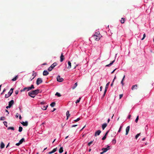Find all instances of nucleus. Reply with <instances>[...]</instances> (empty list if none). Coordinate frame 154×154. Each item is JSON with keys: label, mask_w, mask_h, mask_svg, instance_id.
<instances>
[{"label": "nucleus", "mask_w": 154, "mask_h": 154, "mask_svg": "<svg viewBox=\"0 0 154 154\" xmlns=\"http://www.w3.org/2000/svg\"><path fill=\"white\" fill-rule=\"evenodd\" d=\"M25 139L24 138L21 139L19 141L18 143L16 144V145L17 146H19L20 144H22L23 142L24 141Z\"/></svg>", "instance_id": "5"}, {"label": "nucleus", "mask_w": 154, "mask_h": 154, "mask_svg": "<svg viewBox=\"0 0 154 154\" xmlns=\"http://www.w3.org/2000/svg\"><path fill=\"white\" fill-rule=\"evenodd\" d=\"M36 75H37L36 73V72H35L34 71H33L32 76H33V77L32 78V79H31V80H32L36 76Z\"/></svg>", "instance_id": "15"}, {"label": "nucleus", "mask_w": 154, "mask_h": 154, "mask_svg": "<svg viewBox=\"0 0 154 154\" xmlns=\"http://www.w3.org/2000/svg\"><path fill=\"white\" fill-rule=\"evenodd\" d=\"M146 37V34H144L143 35V37L144 38H145Z\"/></svg>", "instance_id": "59"}, {"label": "nucleus", "mask_w": 154, "mask_h": 154, "mask_svg": "<svg viewBox=\"0 0 154 154\" xmlns=\"http://www.w3.org/2000/svg\"><path fill=\"white\" fill-rule=\"evenodd\" d=\"M125 19L124 18H122L121 20V22L122 23H123L125 22Z\"/></svg>", "instance_id": "26"}, {"label": "nucleus", "mask_w": 154, "mask_h": 154, "mask_svg": "<svg viewBox=\"0 0 154 154\" xmlns=\"http://www.w3.org/2000/svg\"><path fill=\"white\" fill-rule=\"evenodd\" d=\"M99 35H101L100 34V32L99 31H98L97 32H96L94 34L93 36H99Z\"/></svg>", "instance_id": "19"}, {"label": "nucleus", "mask_w": 154, "mask_h": 154, "mask_svg": "<svg viewBox=\"0 0 154 154\" xmlns=\"http://www.w3.org/2000/svg\"><path fill=\"white\" fill-rule=\"evenodd\" d=\"M109 132V131H107L106 133L105 134V135H106H106H107V134H108V132Z\"/></svg>", "instance_id": "53"}, {"label": "nucleus", "mask_w": 154, "mask_h": 154, "mask_svg": "<svg viewBox=\"0 0 154 154\" xmlns=\"http://www.w3.org/2000/svg\"><path fill=\"white\" fill-rule=\"evenodd\" d=\"M101 35H99V36H93L92 37L96 41H98L99 40H100L101 37H102Z\"/></svg>", "instance_id": "4"}, {"label": "nucleus", "mask_w": 154, "mask_h": 154, "mask_svg": "<svg viewBox=\"0 0 154 154\" xmlns=\"http://www.w3.org/2000/svg\"><path fill=\"white\" fill-rule=\"evenodd\" d=\"M5 112H8V114H9V112H8V110L7 109H5Z\"/></svg>", "instance_id": "57"}, {"label": "nucleus", "mask_w": 154, "mask_h": 154, "mask_svg": "<svg viewBox=\"0 0 154 154\" xmlns=\"http://www.w3.org/2000/svg\"><path fill=\"white\" fill-rule=\"evenodd\" d=\"M39 90L37 89L29 91L28 93V95L34 98L35 96V95L38 94L39 93Z\"/></svg>", "instance_id": "1"}, {"label": "nucleus", "mask_w": 154, "mask_h": 154, "mask_svg": "<svg viewBox=\"0 0 154 154\" xmlns=\"http://www.w3.org/2000/svg\"><path fill=\"white\" fill-rule=\"evenodd\" d=\"M5 118L4 117H1L0 118V120L1 121H4L5 120Z\"/></svg>", "instance_id": "33"}, {"label": "nucleus", "mask_w": 154, "mask_h": 154, "mask_svg": "<svg viewBox=\"0 0 154 154\" xmlns=\"http://www.w3.org/2000/svg\"><path fill=\"white\" fill-rule=\"evenodd\" d=\"M121 83L122 84V86H123L124 85V84L123 82V81H122L121 82Z\"/></svg>", "instance_id": "51"}, {"label": "nucleus", "mask_w": 154, "mask_h": 154, "mask_svg": "<svg viewBox=\"0 0 154 154\" xmlns=\"http://www.w3.org/2000/svg\"><path fill=\"white\" fill-rule=\"evenodd\" d=\"M21 123L24 126H27L28 125V122L27 121L25 122H22Z\"/></svg>", "instance_id": "12"}, {"label": "nucleus", "mask_w": 154, "mask_h": 154, "mask_svg": "<svg viewBox=\"0 0 154 154\" xmlns=\"http://www.w3.org/2000/svg\"><path fill=\"white\" fill-rule=\"evenodd\" d=\"M102 86H100V91H101L102 90Z\"/></svg>", "instance_id": "58"}, {"label": "nucleus", "mask_w": 154, "mask_h": 154, "mask_svg": "<svg viewBox=\"0 0 154 154\" xmlns=\"http://www.w3.org/2000/svg\"><path fill=\"white\" fill-rule=\"evenodd\" d=\"M77 125H72V127H76V126Z\"/></svg>", "instance_id": "52"}, {"label": "nucleus", "mask_w": 154, "mask_h": 154, "mask_svg": "<svg viewBox=\"0 0 154 154\" xmlns=\"http://www.w3.org/2000/svg\"><path fill=\"white\" fill-rule=\"evenodd\" d=\"M110 146L107 145V146L106 148H103L102 149V150L104 152H105L110 149Z\"/></svg>", "instance_id": "8"}, {"label": "nucleus", "mask_w": 154, "mask_h": 154, "mask_svg": "<svg viewBox=\"0 0 154 154\" xmlns=\"http://www.w3.org/2000/svg\"><path fill=\"white\" fill-rule=\"evenodd\" d=\"M63 148L62 147H61L59 149V152L60 153H62L63 152Z\"/></svg>", "instance_id": "23"}, {"label": "nucleus", "mask_w": 154, "mask_h": 154, "mask_svg": "<svg viewBox=\"0 0 154 154\" xmlns=\"http://www.w3.org/2000/svg\"><path fill=\"white\" fill-rule=\"evenodd\" d=\"M57 147H56V148H54V149H53V150H53V151L54 152H55L57 151Z\"/></svg>", "instance_id": "44"}, {"label": "nucleus", "mask_w": 154, "mask_h": 154, "mask_svg": "<svg viewBox=\"0 0 154 154\" xmlns=\"http://www.w3.org/2000/svg\"><path fill=\"white\" fill-rule=\"evenodd\" d=\"M6 91V89H4L3 91V92L2 93H1V94H3V93L5 92V91Z\"/></svg>", "instance_id": "50"}, {"label": "nucleus", "mask_w": 154, "mask_h": 154, "mask_svg": "<svg viewBox=\"0 0 154 154\" xmlns=\"http://www.w3.org/2000/svg\"><path fill=\"white\" fill-rule=\"evenodd\" d=\"M113 82H112V83H111V85H110V86H112V85H113Z\"/></svg>", "instance_id": "62"}, {"label": "nucleus", "mask_w": 154, "mask_h": 154, "mask_svg": "<svg viewBox=\"0 0 154 154\" xmlns=\"http://www.w3.org/2000/svg\"><path fill=\"white\" fill-rule=\"evenodd\" d=\"M57 65V63L56 62L54 63L51 66L48 68V70L49 71H51L52 69L56 66Z\"/></svg>", "instance_id": "3"}, {"label": "nucleus", "mask_w": 154, "mask_h": 154, "mask_svg": "<svg viewBox=\"0 0 154 154\" xmlns=\"http://www.w3.org/2000/svg\"><path fill=\"white\" fill-rule=\"evenodd\" d=\"M64 59V56L62 53L60 57V61L62 62Z\"/></svg>", "instance_id": "14"}, {"label": "nucleus", "mask_w": 154, "mask_h": 154, "mask_svg": "<svg viewBox=\"0 0 154 154\" xmlns=\"http://www.w3.org/2000/svg\"><path fill=\"white\" fill-rule=\"evenodd\" d=\"M101 131L100 130H98L97 131H96L94 134V136L95 137L99 135L101 133Z\"/></svg>", "instance_id": "10"}, {"label": "nucleus", "mask_w": 154, "mask_h": 154, "mask_svg": "<svg viewBox=\"0 0 154 154\" xmlns=\"http://www.w3.org/2000/svg\"><path fill=\"white\" fill-rule=\"evenodd\" d=\"M109 83H110V82H109L106 85V87H105V91H104V94L103 95V96L104 97L105 95V94L107 91V89L108 88V86L109 85Z\"/></svg>", "instance_id": "9"}, {"label": "nucleus", "mask_w": 154, "mask_h": 154, "mask_svg": "<svg viewBox=\"0 0 154 154\" xmlns=\"http://www.w3.org/2000/svg\"><path fill=\"white\" fill-rule=\"evenodd\" d=\"M47 107H48V105L46 106H44L43 108H42V109L43 110H45L47 109Z\"/></svg>", "instance_id": "37"}, {"label": "nucleus", "mask_w": 154, "mask_h": 154, "mask_svg": "<svg viewBox=\"0 0 154 154\" xmlns=\"http://www.w3.org/2000/svg\"><path fill=\"white\" fill-rule=\"evenodd\" d=\"M104 152H104V151H103V152H101L100 153V154H103Z\"/></svg>", "instance_id": "61"}, {"label": "nucleus", "mask_w": 154, "mask_h": 154, "mask_svg": "<svg viewBox=\"0 0 154 154\" xmlns=\"http://www.w3.org/2000/svg\"><path fill=\"white\" fill-rule=\"evenodd\" d=\"M8 105L9 106V107L10 106L11 107V106L14 104V101L13 100H12L10 101L8 103Z\"/></svg>", "instance_id": "13"}, {"label": "nucleus", "mask_w": 154, "mask_h": 154, "mask_svg": "<svg viewBox=\"0 0 154 154\" xmlns=\"http://www.w3.org/2000/svg\"><path fill=\"white\" fill-rule=\"evenodd\" d=\"M18 115H19V114H18V113H17L16 114V117L17 118H18Z\"/></svg>", "instance_id": "54"}, {"label": "nucleus", "mask_w": 154, "mask_h": 154, "mask_svg": "<svg viewBox=\"0 0 154 154\" xmlns=\"http://www.w3.org/2000/svg\"><path fill=\"white\" fill-rule=\"evenodd\" d=\"M13 88H11L10 90L8 92V94H6L5 95V97L6 98H8L10 96L11 94H12L13 91Z\"/></svg>", "instance_id": "2"}, {"label": "nucleus", "mask_w": 154, "mask_h": 154, "mask_svg": "<svg viewBox=\"0 0 154 154\" xmlns=\"http://www.w3.org/2000/svg\"><path fill=\"white\" fill-rule=\"evenodd\" d=\"M138 119H139V116H138L136 119H135V122H136V123H137V122H138Z\"/></svg>", "instance_id": "32"}, {"label": "nucleus", "mask_w": 154, "mask_h": 154, "mask_svg": "<svg viewBox=\"0 0 154 154\" xmlns=\"http://www.w3.org/2000/svg\"><path fill=\"white\" fill-rule=\"evenodd\" d=\"M66 116L67 117L66 119L67 120L70 116V114L69 113V111L68 110L66 112Z\"/></svg>", "instance_id": "20"}, {"label": "nucleus", "mask_w": 154, "mask_h": 154, "mask_svg": "<svg viewBox=\"0 0 154 154\" xmlns=\"http://www.w3.org/2000/svg\"><path fill=\"white\" fill-rule=\"evenodd\" d=\"M30 87V89L31 90L32 89L34 88V85H31V86L30 87Z\"/></svg>", "instance_id": "40"}, {"label": "nucleus", "mask_w": 154, "mask_h": 154, "mask_svg": "<svg viewBox=\"0 0 154 154\" xmlns=\"http://www.w3.org/2000/svg\"><path fill=\"white\" fill-rule=\"evenodd\" d=\"M81 99V98L80 97L79 99H78L75 102V103H79L80 102V101Z\"/></svg>", "instance_id": "31"}, {"label": "nucleus", "mask_w": 154, "mask_h": 154, "mask_svg": "<svg viewBox=\"0 0 154 154\" xmlns=\"http://www.w3.org/2000/svg\"><path fill=\"white\" fill-rule=\"evenodd\" d=\"M11 108V107H10V106L9 107V105H8V106H6V108L7 109H8V108Z\"/></svg>", "instance_id": "56"}, {"label": "nucleus", "mask_w": 154, "mask_h": 154, "mask_svg": "<svg viewBox=\"0 0 154 154\" xmlns=\"http://www.w3.org/2000/svg\"><path fill=\"white\" fill-rule=\"evenodd\" d=\"M112 143H114V144H115L116 142V140H112Z\"/></svg>", "instance_id": "45"}, {"label": "nucleus", "mask_w": 154, "mask_h": 154, "mask_svg": "<svg viewBox=\"0 0 154 154\" xmlns=\"http://www.w3.org/2000/svg\"><path fill=\"white\" fill-rule=\"evenodd\" d=\"M3 123L4 124V125L6 126L7 127V123L6 122H3Z\"/></svg>", "instance_id": "42"}, {"label": "nucleus", "mask_w": 154, "mask_h": 154, "mask_svg": "<svg viewBox=\"0 0 154 154\" xmlns=\"http://www.w3.org/2000/svg\"><path fill=\"white\" fill-rule=\"evenodd\" d=\"M18 90H16L15 92V94L17 95L18 94Z\"/></svg>", "instance_id": "49"}, {"label": "nucleus", "mask_w": 154, "mask_h": 154, "mask_svg": "<svg viewBox=\"0 0 154 154\" xmlns=\"http://www.w3.org/2000/svg\"><path fill=\"white\" fill-rule=\"evenodd\" d=\"M145 138H143L142 139V141H144L145 140Z\"/></svg>", "instance_id": "64"}, {"label": "nucleus", "mask_w": 154, "mask_h": 154, "mask_svg": "<svg viewBox=\"0 0 154 154\" xmlns=\"http://www.w3.org/2000/svg\"><path fill=\"white\" fill-rule=\"evenodd\" d=\"M55 95L57 96L58 97H60L61 96V94L57 92L56 93Z\"/></svg>", "instance_id": "30"}, {"label": "nucleus", "mask_w": 154, "mask_h": 154, "mask_svg": "<svg viewBox=\"0 0 154 154\" xmlns=\"http://www.w3.org/2000/svg\"><path fill=\"white\" fill-rule=\"evenodd\" d=\"M26 90V87H25L23 89L21 90L20 91L21 92H23L24 91Z\"/></svg>", "instance_id": "41"}, {"label": "nucleus", "mask_w": 154, "mask_h": 154, "mask_svg": "<svg viewBox=\"0 0 154 154\" xmlns=\"http://www.w3.org/2000/svg\"><path fill=\"white\" fill-rule=\"evenodd\" d=\"M140 133L137 134L135 136V138L137 139L138 137L140 135Z\"/></svg>", "instance_id": "34"}, {"label": "nucleus", "mask_w": 154, "mask_h": 154, "mask_svg": "<svg viewBox=\"0 0 154 154\" xmlns=\"http://www.w3.org/2000/svg\"><path fill=\"white\" fill-rule=\"evenodd\" d=\"M115 60H113L112 62L110 63L109 64L106 66V67L109 66H111L115 62Z\"/></svg>", "instance_id": "24"}, {"label": "nucleus", "mask_w": 154, "mask_h": 154, "mask_svg": "<svg viewBox=\"0 0 154 154\" xmlns=\"http://www.w3.org/2000/svg\"><path fill=\"white\" fill-rule=\"evenodd\" d=\"M23 130V128L21 126L19 127L18 131L20 132H21Z\"/></svg>", "instance_id": "29"}, {"label": "nucleus", "mask_w": 154, "mask_h": 154, "mask_svg": "<svg viewBox=\"0 0 154 154\" xmlns=\"http://www.w3.org/2000/svg\"><path fill=\"white\" fill-rule=\"evenodd\" d=\"M5 146V144L2 142L1 143L0 148L1 149H3L4 148Z\"/></svg>", "instance_id": "21"}, {"label": "nucleus", "mask_w": 154, "mask_h": 154, "mask_svg": "<svg viewBox=\"0 0 154 154\" xmlns=\"http://www.w3.org/2000/svg\"><path fill=\"white\" fill-rule=\"evenodd\" d=\"M49 74V72L47 70H44L43 72V75L44 76H46Z\"/></svg>", "instance_id": "17"}, {"label": "nucleus", "mask_w": 154, "mask_h": 154, "mask_svg": "<svg viewBox=\"0 0 154 154\" xmlns=\"http://www.w3.org/2000/svg\"><path fill=\"white\" fill-rule=\"evenodd\" d=\"M122 126L121 125L120 127V128H119V130L118 131V132H120V131H121V130L122 128Z\"/></svg>", "instance_id": "38"}, {"label": "nucleus", "mask_w": 154, "mask_h": 154, "mask_svg": "<svg viewBox=\"0 0 154 154\" xmlns=\"http://www.w3.org/2000/svg\"><path fill=\"white\" fill-rule=\"evenodd\" d=\"M80 120V118H78L76 119L75 120H74V121H75V122H77L79 121V120Z\"/></svg>", "instance_id": "36"}, {"label": "nucleus", "mask_w": 154, "mask_h": 154, "mask_svg": "<svg viewBox=\"0 0 154 154\" xmlns=\"http://www.w3.org/2000/svg\"><path fill=\"white\" fill-rule=\"evenodd\" d=\"M131 117V115H129L128 116V119H130V118Z\"/></svg>", "instance_id": "60"}, {"label": "nucleus", "mask_w": 154, "mask_h": 154, "mask_svg": "<svg viewBox=\"0 0 154 154\" xmlns=\"http://www.w3.org/2000/svg\"><path fill=\"white\" fill-rule=\"evenodd\" d=\"M107 124L106 123H104L102 125V128L104 130L105 128L107 126Z\"/></svg>", "instance_id": "22"}, {"label": "nucleus", "mask_w": 154, "mask_h": 154, "mask_svg": "<svg viewBox=\"0 0 154 154\" xmlns=\"http://www.w3.org/2000/svg\"><path fill=\"white\" fill-rule=\"evenodd\" d=\"M18 78V76H16L14 78H13L12 80L13 81H15Z\"/></svg>", "instance_id": "28"}, {"label": "nucleus", "mask_w": 154, "mask_h": 154, "mask_svg": "<svg viewBox=\"0 0 154 154\" xmlns=\"http://www.w3.org/2000/svg\"><path fill=\"white\" fill-rule=\"evenodd\" d=\"M77 85V82L75 83L74 85L72 87V89H74L75 88H76Z\"/></svg>", "instance_id": "25"}, {"label": "nucleus", "mask_w": 154, "mask_h": 154, "mask_svg": "<svg viewBox=\"0 0 154 154\" xmlns=\"http://www.w3.org/2000/svg\"><path fill=\"white\" fill-rule=\"evenodd\" d=\"M8 129H11L12 130H14V128L13 127H9L8 128Z\"/></svg>", "instance_id": "35"}, {"label": "nucleus", "mask_w": 154, "mask_h": 154, "mask_svg": "<svg viewBox=\"0 0 154 154\" xmlns=\"http://www.w3.org/2000/svg\"><path fill=\"white\" fill-rule=\"evenodd\" d=\"M123 96V94H120L119 95V99H121Z\"/></svg>", "instance_id": "46"}, {"label": "nucleus", "mask_w": 154, "mask_h": 154, "mask_svg": "<svg viewBox=\"0 0 154 154\" xmlns=\"http://www.w3.org/2000/svg\"><path fill=\"white\" fill-rule=\"evenodd\" d=\"M130 128V126H128L126 128V134L125 135H127L128 134Z\"/></svg>", "instance_id": "11"}, {"label": "nucleus", "mask_w": 154, "mask_h": 154, "mask_svg": "<svg viewBox=\"0 0 154 154\" xmlns=\"http://www.w3.org/2000/svg\"><path fill=\"white\" fill-rule=\"evenodd\" d=\"M137 85H133L132 86L131 88V89L132 90H133L134 89H137Z\"/></svg>", "instance_id": "18"}, {"label": "nucleus", "mask_w": 154, "mask_h": 154, "mask_svg": "<svg viewBox=\"0 0 154 154\" xmlns=\"http://www.w3.org/2000/svg\"><path fill=\"white\" fill-rule=\"evenodd\" d=\"M116 69H115L112 72H111V73H114V72L116 70Z\"/></svg>", "instance_id": "55"}, {"label": "nucleus", "mask_w": 154, "mask_h": 154, "mask_svg": "<svg viewBox=\"0 0 154 154\" xmlns=\"http://www.w3.org/2000/svg\"><path fill=\"white\" fill-rule=\"evenodd\" d=\"M26 90L27 91H29L30 90H31V89H30V87H26Z\"/></svg>", "instance_id": "48"}, {"label": "nucleus", "mask_w": 154, "mask_h": 154, "mask_svg": "<svg viewBox=\"0 0 154 154\" xmlns=\"http://www.w3.org/2000/svg\"><path fill=\"white\" fill-rule=\"evenodd\" d=\"M93 141H91L88 143V145L89 146H90L91 144L92 143Z\"/></svg>", "instance_id": "39"}, {"label": "nucleus", "mask_w": 154, "mask_h": 154, "mask_svg": "<svg viewBox=\"0 0 154 154\" xmlns=\"http://www.w3.org/2000/svg\"><path fill=\"white\" fill-rule=\"evenodd\" d=\"M9 143L7 145V146L6 147L7 148L9 146Z\"/></svg>", "instance_id": "63"}, {"label": "nucleus", "mask_w": 154, "mask_h": 154, "mask_svg": "<svg viewBox=\"0 0 154 154\" xmlns=\"http://www.w3.org/2000/svg\"><path fill=\"white\" fill-rule=\"evenodd\" d=\"M42 82V80L41 78H38L36 81V84L37 85H38L40 84Z\"/></svg>", "instance_id": "6"}, {"label": "nucleus", "mask_w": 154, "mask_h": 154, "mask_svg": "<svg viewBox=\"0 0 154 154\" xmlns=\"http://www.w3.org/2000/svg\"><path fill=\"white\" fill-rule=\"evenodd\" d=\"M68 66L67 67V68L68 69H70L71 67V63L70 61H69L68 62Z\"/></svg>", "instance_id": "16"}, {"label": "nucleus", "mask_w": 154, "mask_h": 154, "mask_svg": "<svg viewBox=\"0 0 154 154\" xmlns=\"http://www.w3.org/2000/svg\"><path fill=\"white\" fill-rule=\"evenodd\" d=\"M106 135H104V137L102 138V140H104L106 138Z\"/></svg>", "instance_id": "43"}, {"label": "nucleus", "mask_w": 154, "mask_h": 154, "mask_svg": "<svg viewBox=\"0 0 154 154\" xmlns=\"http://www.w3.org/2000/svg\"><path fill=\"white\" fill-rule=\"evenodd\" d=\"M63 79L61 78L60 76L58 75L57 77V81L59 82L63 81Z\"/></svg>", "instance_id": "7"}, {"label": "nucleus", "mask_w": 154, "mask_h": 154, "mask_svg": "<svg viewBox=\"0 0 154 154\" xmlns=\"http://www.w3.org/2000/svg\"><path fill=\"white\" fill-rule=\"evenodd\" d=\"M55 105V103L54 102H53L51 104L50 106L52 107H54V106Z\"/></svg>", "instance_id": "27"}, {"label": "nucleus", "mask_w": 154, "mask_h": 154, "mask_svg": "<svg viewBox=\"0 0 154 154\" xmlns=\"http://www.w3.org/2000/svg\"><path fill=\"white\" fill-rule=\"evenodd\" d=\"M54 153V152L52 150V151L50 152H49L48 153V154H51L52 153Z\"/></svg>", "instance_id": "47"}]
</instances>
